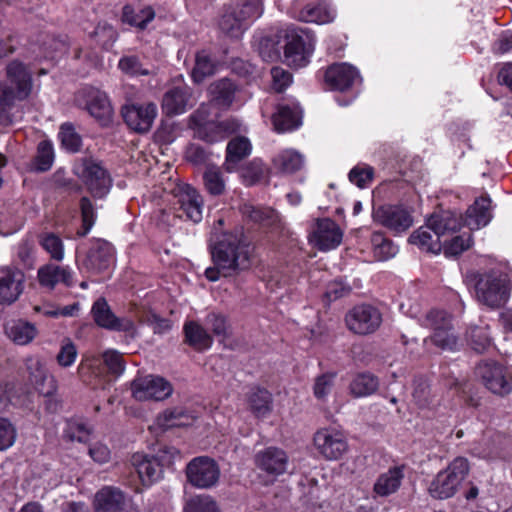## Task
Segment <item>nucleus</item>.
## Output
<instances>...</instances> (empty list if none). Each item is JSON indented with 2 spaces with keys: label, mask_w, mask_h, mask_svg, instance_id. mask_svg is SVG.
Instances as JSON below:
<instances>
[{
  "label": "nucleus",
  "mask_w": 512,
  "mask_h": 512,
  "mask_svg": "<svg viewBox=\"0 0 512 512\" xmlns=\"http://www.w3.org/2000/svg\"><path fill=\"white\" fill-rule=\"evenodd\" d=\"M475 296L479 303L491 308L503 307L512 290V274L505 264H499L475 275Z\"/></svg>",
  "instance_id": "nucleus-2"
},
{
  "label": "nucleus",
  "mask_w": 512,
  "mask_h": 512,
  "mask_svg": "<svg viewBox=\"0 0 512 512\" xmlns=\"http://www.w3.org/2000/svg\"><path fill=\"white\" fill-rule=\"evenodd\" d=\"M467 339L477 352H484L491 346V337L488 326H473L467 331Z\"/></svg>",
  "instance_id": "nucleus-47"
},
{
  "label": "nucleus",
  "mask_w": 512,
  "mask_h": 512,
  "mask_svg": "<svg viewBox=\"0 0 512 512\" xmlns=\"http://www.w3.org/2000/svg\"><path fill=\"white\" fill-rule=\"evenodd\" d=\"M154 18L155 11L151 6H147L138 12L129 5L123 7L122 21L131 26L144 29Z\"/></svg>",
  "instance_id": "nucleus-43"
},
{
  "label": "nucleus",
  "mask_w": 512,
  "mask_h": 512,
  "mask_svg": "<svg viewBox=\"0 0 512 512\" xmlns=\"http://www.w3.org/2000/svg\"><path fill=\"white\" fill-rule=\"evenodd\" d=\"M272 86L277 92L285 90L292 82V75L281 67L271 69Z\"/></svg>",
  "instance_id": "nucleus-64"
},
{
  "label": "nucleus",
  "mask_w": 512,
  "mask_h": 512,
  "mask_svg": "<svg viewBox=\"0 0 512 512\" xmlns=\"http://www.w3.org/2000/svg\"><path fill=\"white\" fill-rule=\"evenodd\" d=\"M124 504L123 492L111 486L103 487L94 497L95 512H123Z\"/></svg>",
  "instance_id": "nucleus-25"
},
{
  "label": "nucleus",
  "mask_w": 512,
  "mask_h": 512,
  "mask_svg": "<svg viewBox=\"0 0 512 512\" xmlns=\"http://www.w3.org/2000/svg\"><path fill=\"white\" fill-rule=\"evenodd\" d=\"M244 214H246L251 220L255 222H259L266 226H273L276 222H278L279 217L275 210L271 208H262V207H254L251 205H246L243 210Z\"/></svg>",
  "instance_id": "nucleus-51"
},
{
  "label": "nucleus",
  "mask_w": 512,
  "mask_h": 512,
  "mask_svg": "<svg viewBox=\"0 0 512 512\" xmlns=\"http://www.w3.org/2000/svg\"><path fill=\"white\" fill-rule=\"evenodd\" d=\"M24 290V274L15 268L0 270V304L10 305L18 300Z\"/></svg>",
  "instance_id": "nucleus-16"
},
{
  "label": "nucleus",
  "mask_w": 512,
  "mask_h": 512,
  "mask_svg": "<svg viewBox=\"0 0 512 512\" xmlns=\"http://www.w3.org/2000/svg\"><path fill=\"white\" fill-rule=\"evenodd\" d=\"M342 238L340 227L329 218L318 219L308 235L309 244L323 252L337 248Z\"/></svg>",
  "instance_id": "nucleus-10"
},
{
  "label": "nucleus",
  "mask_w": 512,
  "mask_h": 512,
  "mask_svg": "<svg viewBox=\"0 0 512 512\" xmlns=\"http://www.w3.org/2000/svg\"><path fill=\"white\" fill-rule=\"evenodd\" d=\"M211 255L213 266L205 270V276L212 282L237 276L252 264L250 245L240 230L221 234L212 246Z\"/></svg>",
  "instance_id": "nucleus-1"
},
{
  "label": "nucleus",
  "mask_w": 512,
  "mask_h": 512,
  "mask_svg": "<svg viewBox=\"0 0 512 512\" xmlns=\"http://www.w3.org/2000/svg\"><path fill=\"white\" fill-rule=\"evenodd\" d=\"M86 95V109L90 115L103 124L108 122L113 115V109L107 95L97 89H89Z\"/></svg>",
  "instance_id": "nucleus-28"
},
{
  "label": "nucleus",
  "mask_w": 512,
  "mask_h": 512,
  "mask_svg": "<svg viewBox=\"0 0 512 512\" xmlns=\"http://www.w3.org/2000/svg\"><path fill=\"white\" fill-rule=\"evenodd\" d=\"M91 37L104 48H109L115 42L117 32L115 29L107 23H99L95 30L91 33Z\"/></svg>",
  "instance_id": "nucleus-56"
},
{
  "label": "nucleus",
  "mask_w": 512,
  "mask_h": 512,
  "mask_svg": "<svg viewBox=\"0 0 512 512\" xmlns=\"http://www.w3.org/2000/svg\"><path fill=\"white\" fill-rule=\"evenodd\" d=\"M59 138L63 147L71 152H76L81 146V138L70 124H63L60 128Z\"/></svg>",
  "instance_id": "nucleus-58"
},
{
  "label": "nucleus",
  "mask_w": 512,
  "mask_h": 512,
  "mask_svg": "<svg viewBox=\"0 0 512 512\" xmlns=\"http://www.w3.org/2000/svg\"><path fill=\"white\" fill-rule=\"evenodd\" d=\"M236 87L228 79H221L209 87L211 105L219 109H227L234 100Z\"/></svg>",
  "instance_id": "nucleus-32"
},
{
  "label": "nucleus",
  "mask_w": 512,
  "mask_h": 512,
  "mask_svg": "<svg viewBox=\"0 0 512 512\" xmlns=\"http://www.w3.org/2000/svg\"><path fill=\"white\" fill-rule=\"evenodd\" d=\"M336 373L328 372L316 377L313 385L314 396L318 400H325L339 382Z\"/></svg>",
  "instance_id": "nucleus-48"
},
{
  "label": "nucleus",
  "mask_w": 512,
  "mask_h": 512,
  "mask_svg": "<svg viewBox=\"0 0 512 512\" xmlns=\"http://www.w3.org/2000/svg\"><path fill=\"white\" fill-rule=\"evenodd\" d=\"M91 314L94 322L101 328L122 332L134 331V322L129 318L117 317L104 298H99L93 303Z\"/></svg>",
  "instance_id": "nucleus-15"
},
{
  "label": "nucleus",
  "mask_w": 512,
  "mask_h": 512,
  "mask_svg": "<svg viewBox=\"0 0 512 512\" xmlns=\"http://www.w3.org/2000/svg\"><path fill=\"white\" fill-rule=\"evenodd\" d=\"M37 279L41 287L53 290L57 284L74 285L73 272L68 266L45 264L38 269Z\"/></svg>",
  "instance_id": "nucleus-20"
},
{
  "label": "nucleus",
  "mask_w": 512,
  "mask_h": 512,
  "mask_svg": "<svg viewBox=\"0 0 512 512\" xmlns=\"http://www.w3.org/2000/svg\"><path fill=\"white\" fill-rule=\"evenodd\" d=\"M187 481L195 488L209 489L214 487L220 478L217 462L208 456L193 458L185 469Z\"/></svg>",
  "instance_id": "nucleus-6"
},
{
  "label": "nucleus",
  "mask_w": 512,
  "mask_h": 512,
  "mask_svg": "<svg viewBox=\"0 0 512 512\" xmlns=\"http://www.w3.org/2000/svg\"><path fill=\"white\" fill-rule=\"evenodd\" d=\"M302 111L298 104L279 105L272 121L277 132H286L298 128L301 125Z\"/></svg>",
  "instance_id": "nucleus-27"
},
{
  "label": "nucleus",
  "mask_w": 512,
  "mask_h": 512,
  "mask_svg": "<svg viewBox=\"0 0 512 512\" xmlns=\"http://www.w3.org/2000/svg\"><path fill=\"white\" fill-rule=\"evenodd\" d=\"M313 442L318 453L328 460L340 458L348 449L344 432L336 427H324L317 430Z\"/></svg>",
  "instance_id": "nucleus-8"
},
{
  "label": "nucleus",
  "mask_w": 512,
  "mask_h": 512,
  "mask_svg": "<svg viewBox=\"0 0 512 512\" xmlns=\"http://www.w3.org/2000/svg\"><path fill=\"white\" fill-rule=\"evenodd\" d=\"M273 164L279 171L291 174L303 167L304 158L299 152L293 149H286L274 158Z\"/></svg>",
  "instance_id": "nucleus-40"
},
{
  "label": "nucleus",
  "mask_w": 512,
  "mask_h": 512,
  "mask_svg": "<svg viewBox=\"0 0 512 512\" xmlns=\"http://www.w3.org/2000/svg\"><path fill=\"white\" fill-rule=\"evenodd\" d=\"M256 466L271 475H281L286 472L288 456L277 447H267L255 455Z\"/></svg>",
  "instance_id": "nucleus-19"
},
{
  "label": "nucleus",
  "mask_w": 512,
  "mask_h": 512,
  "mask_svg": "<svg viewBox=\"0 0 512 512\" xmlns=\"http://www.w3.org/2000/svg\"><path fill=\"white\" fill-rule=\"evenodd\" d=\"M252 150V146L248 138L236 137L232 139L226 149V161L225 169L228 172H234L237 170L238 163L249 156Z\"/></svg>",
  "instance_id": "nucleus-31"
},
{
  "label": "nucleus",
  "mask_w": 512,
  "mask_h": 512,
  "mask_svg": "<svg viewBox=\"0 0 512 512\" xmlns=\"http://www.w3.org/2000/svg\"><path fill=\"white\" fill-rule=\"evenodd\" d=\"M132 463L136 468L138 476L145 486L151 485L154 481L160 478L161 469L155 459H152L144 454H134Z\"/></svg>",
  "instance_id": "nucleus-34"
},
{
  "label": "nucleus",
  "mask_w": 512,
  "mask_h": 512,
  "mask_svg": "<svg viewBox=\"0 0 512 512\" xmlns=\"http://www.w3.org/2000/svg\"><path fill=\"white\" fill-rule=\"evenodd\" d=\"M309 56L304 37L295 30L289 31L284 47V62L290 67L301 68L308 64Z\"/></svg>",
  "instance_id": "nucleus-18"
},
{
  "label": "nucleus",
  "mask_w": 512,
  "mask_h": 512,
  "mask_svg": "<svg viewBox=\"0 0 512 512\" xmlns=\"http://www.w3.org/2000/svg\"><path fill=\"white\" fill-rule=\"evenodd\" d=\"M469 470L468 460L464 457H456L431 481L428 488L429 494L436 499H448L454 496L467 478Z\"/></svg>",
  "instance_id": "nucleus-5"
},
{
  "label": "nucleus",
  "mask_w": 512,
  "mask_h": 512,
  "mask_svg": "<svg viewBox=\"0 0 512 512\" xmlns=\"http://www.w3.org/2000/svg\"><path fill=\"white\" fill-rule=\"evenodd\" d=\"M491 200L488 196H481L476 199L465 215L464 224L470 230H478L486 226L492 218L490 211Z\"/></svg>",
  "instance_id": "nucleus-26"
},
{
  "label": "nucleus",
  "mask_w": 512,
  "mask_h": 512,
  "mask_svg": "<svg viewBox=\"0 0 512 512\" xmlns=\"http://www.w3.org/2000/svg\"><path fill=\"white\" fill-rule=\"evenodd\" d=\"M427 224L439 239L441 236L454 232L461 227V219L452 211H443L431 215Z\"/></svg>",
  "instance_id": "nucleus-33"
},
{
  "label": "nucleus",
  "mask_w": 512,
  "mask_h": 512,
  "mask_svg": "<svg viewBox=\"0 0 512 512\" xmlns=\"http://www.w3.org/2000/svg\"><path fill=\"white\" fill-rule=\"evenodd\" d=\"M215 71L216 65L209 53L206 51L198 52L195 56V66L191 73L193 81L201 83L206 77L212 76Z\"/></svg>",
  "instance_id": "nucleus-44"
},
{
  "label": "nucleus",
  "mask_w": 512,
  "mask_h": 512,
  "mask_svg": "<svg viewBox=\"0 0 512 512\" xmlns=\"http://www.w3.org/2000/svg\"><path fill=\"white\" fill-rule=\"evenodd\" d=\"M262 14L259 0H248L242 5L238 15L235 11H226L219 20L220 29L231 36H238L243 29V22L256 19Z\"/></svg>",
  "instance_id": "nucleus-14"
},
{
  "label": "nucleus",
  "mask_w": 512,
  "mask_h": 512,
  "mask_svg": "<svg viewBox=\"0 0 512 512\" xmlns=\"http://www.w3.org/2000/svg\"><path fill=\"white\" fill-rule=\"evenodd\" d=\"M409 243L417 246L420 250L437 254L442 249V244L432 229L427 224L414 231L409 239Z\"/></svg>",
  "instance_id": "nucleus-36"
},
{
  "label": "nucleus",
  "mask_w": 512,
  "mask_h": 512,
  "mask_svg": "<svg viewBox=\"0 0 512 512\" xmlns=\"http://www.w3.org/2000/svg\"><path fill=\"white\" fill-rule=\"evenodd\" d=\"M250 412L259 419L268 417L273 409L272 394L264 388L253 387L247 394Z\"/></svg>",
  "instance_id": "nucleus-29"
},
{
  "label": "nucleus",
  "mask_w": 512,
  "mask_h": 512,
  "mask_svg": "<svg viewBox=\"0 0 512 512\" xmlns=\"http://www.w3.org/2000/svg\"><path fill=\"white\" fill-rule=\"evenodd\" d=\"M296 17L303 22L327 24L336 17V11L327 0L307 3L298 12Z\"/></svg>",
  "instance_id": "nucleus-22"
},
{
  "label": "nucleus",
  "mask_w": 512,
  "mask_h": 512,
  "mask_svg": "<svg viewBox=\"0 0 512 512\" xmlns=\"http://www.w3.org/2000/svg\"><path fill=\"white\" fill-rule=\"evenodd\" d=\"M39 243L52 260L61 262L64 259V243L58 235L51 232L43 233Z\"/></svg>",
  "instance_id": "nucleus-46"
},
{
  "label": "nucleus",
  "mask_w": 512,
  "mask_h": 512,
  "mask_svg": "<svg viewBox=\"0 0 512 512\" xmlns=\"http://www.w3.org/2000/svg\"><path fill=\"white\" fill-rule=\"evenodd\" d=\"M31 379L38 392L44 396L54 394L57 389L56 380L39 361L35 362V372L31 373Z\"/></svg>",
  "instance_id": "nucleus-42"
},
{
  "label": "nucleus",
  "mask_w": 512,
  "mask_h": 512,
  "mask_svg": "<svg viewBox=\"0 0 512 512\" xmlns=\"http://www.w3.org/2000/svg\"><path fill=\"white\" fill-rule=\"evenodd\" d=\"M118 68L130 76L148 75L149 70L142 68L136 56H124L119 60Z\"/></svg>",
  "instance_id": "nucleus-60"
},
{
  "label": "nucleus",
  "mask_w": 512,
  "mask_h": 512,
  "mask_svg": "<svg viewBox=\"0 0 512 512\" xmlns=\"http://www.w3.org/2000/svg\"><path fill=\"white\" fill-rule=\"evenodd\" d=\"M374 176V170L371 166L366 164H358L354 166V183L359 188L368 187Z\"/></svg>",
  "instance_id": "nucleus-63"
},
{
  "label": "nucleus",
  "mask_w": 512,
  "mask_h": 512,
  "mask_svg": "<svg viewBox=\"0 0 512 512\" xmlns=\"http://www.w3.org/2000/svg\"><path fill=\"white\" fill-rule=\"evenodd\" d=\"M477 375L494 394L506 395L512 390L510 376L505 367L494 362H483L476 368Z\"/></svg>",
  "instance_id": "nucleus-12"
},
{
  "label": "nucleus",
  "mask_w": 512,
  "mask_h": 512,
  "mask_svg": "<svg viewBox=\"0 0 512 512\" xmlns=\"http://www.w3.org/2000/svg\"><path fill=\"white\" fill-rule=\"evenodd\" d=\"M324 81L329 90H349L352 85V65L347 62L330 65L325 71Z\"/></svg>",
  "instance_id": "nucleus-24"
},
{
  "label": "nucleus",
  "mask_w": 512,
  "mask_h": 512,
  "mask_svg": "<svg viewBox=\"0 0 512 512\" xmlns=\"http://www.w3.org/2000/svg\"><path fill=\"white\" fill-rule=\"evenodd\" d=\"M77 348L70 340L65 341L57 354V362L61 367L67 368L74 364L77 358Z\"/></svg>",
  "instance_id": "nucleus-61"
},
{
  "label": "nucleus",
  "mask_w": 512,
  "mask_h": 512,
  "mask_svg": "<svg viewBox=\"0 0 512 512\" xmlns=\"http://www.w3.org/2000/svg\"><path fill=\"white\" fill-rule=\"evenodd\" d=\"M370 243L373 260L386 261L393 258L398 252V247L391 240L385 238L382 233H373L370 237Z\"/></svg>",
  "instance_id": "nucleus-41"
},
{
  "label": "nucleus",
  "mask_w": 512,
  "mask_h": 512,
  "mask_svg": "<svg viewBox=\"0 0 512 512\" xmlns=\"http://www.w3.org/2000/svg\"><path fill=\"white\" fill-rule=\"evenodd\" d=\"M176 197L185 216L194 223H199L203 218L204 204L199 192L190 185H185L179 188Z\"/></svg>",
  "instance_id": "nucleus-21"
},
{
  "label": "nucleus",
  "mask_w": 512,
  "mask_h": 512,
  "mask_svg": "<svg viewBox=\"0 0 512 512\" xmlns=\"http://www.w3.org/2000/svg\"><path fill=\"white\" fill-rule=\"evenodd\" d=\"M379 388V379L370 372L359 373L354 377V397H366Z\"/></svg>",
  "instance_id": "nucleus-45"
},
{
  "label": "nucleus",
  "mask_w": 512,
  "mask_h": 512,
  "mask_svg": "<svg viewBox=\"0 0 512 512\" xmlns=\"http://www.w3.org/2000/svg\"><path fill=\"white\" fill-rule=\"evenodd\" d=\"M72 172L94 199H104L110 193L113 179L100 160L80 157L75 160Z\"/></svg>",
  "instance_id": "nucleus-4"
},
{
  "label": "nucleus",
  "mask_w": 512,
  "mask_h": 512,
  "mask_svg": "<svg viewBox=\"0 0 512 512\" xmlns=\"http://www.w3.org/2000/svg\"><path fill=\"white\" fill-rule=\"evenodd\" d=\"M132 395L138 401H163L173 393L172 384L165 378L157 375L136 377L132 384Z\"/></svg>",
  "instance_id": "nucleus-7"
},
{
  "label": "nucleus",
  "mask_w": 512,
  "mask_h": 512,
  "mask_svg": "<svg viewBox=\"0 0 512 512\" xmlns=\"http://www.w3.org/2000/svg\"><path fill=\"white\" fill-rule=\"evenodd\" d=\"M17 438L15 426L6 418H0V451L12 447Z\"/></svg>",
  "instance_id": "nucleus-57"
},
{
  "label": "nucleus",
  "mask_w": 512,
  "mask_h": 512,
  "mask_svg": "<svg viewBox=\"0 0 512 512\" xmlns=\"http://www.w3.org/2000/svg\"><path fill=\"white\" fill-rule=\"evenodd\" d=\"M184 333L188 344L197 350H206L213 343L212 337L197 322L190 321L185 323Z\"/></svg>",
  "instance_id": "nucleus-38"
},
{
  "label": "nucleus",
  "mask_w": 512,
  "mask_h": 512,
  "mask_svg": "<svg viewBox=\"0 0 512 512\" xmlns=\"http://www.w3.org/2000/svg\"><path fill=\"white\" fill-rule=\"evenodd\" d=\"M90 435V428L79 421H68L64 430V437L69 441L85 443L89 440Z\"/></svg>",
  "instance_id": "nucleus-53"
},
{
  "label": "nucleus",
  "mask_w": 512,
  "mask_h": 512,
  "mask_svg": "<svg viewBox=\"0 0 512 512\" xmlns=\"http://www.w3.org/2000/svg\"><path fill=\"white\" fill-rule=\"evenodd\" d=\"M206 324L212 330L215 336L226 338L229 334V325L227 319L222 314L210 313L206 317Z\"/></svg>",
  "instance_id": "nucleus-59"
},
{
  "label": "nucleus",
  "mask_w": 512,
  "mask_h": 512,
  "mask_svg": "<svg viewBox=\"0 0 512 512\" xmlns=\"http://www.w3.org/2000/svg\"><path fill=\"white\" fill-rule=\"evenodd\" d=\"M6 76L15 89L0 82V124L4 126L10 125L13 121L10 110L15 101L26 99L31 94L33 86L31 72L18 60H13L7 65Z\"/></svg>",
  "instance_id": "nucleus-3"
},
{
  "label": "nucleus",
  "mask_w": 512,
  "mask_h": 512,
  "mask_svg": "<svg viewBox=\"0 0 512 512\" xmlns=\"http://www.w3.org/2000/svg\"><path fill=\"white\" fill-rule=\"evenodd\" d=\"M54 161L53 146L49 141H42L38 145L35 166L38 171H47Z\"/></svg>",
  "instance_id": "nucleus-54"
},
{
  "label": "nucleus",
  "mask_w": 512,
  "mask_h": 512,
  "mask_svg": "<svg viewBox=\"0 0 512 512\" xmlns=\"http://www.w3.org/2000/svg\"><path fill=\"white\" fill-rule=\"evenodd\" d=\"M113 263V246L109 242L99 239L92 243L83 265L92 273H100L108 270Z\"/></svg>",
  "instance_id": "nucleus-17"
},
{
  "label": "nucleus",
  "mask_w": 512,
  "mask_h": 512,
  "mask_svg": "<svg viewBox=\"0 0 512 512\" xmlns=\"http://www.w3.org/2000/svg\"><path fill=\"white\" fill-rule=\"evenodd\" d=\"M122 116L130 129L146 133L157 116V106L153 102L129 103L123 106Z\"/></svg>",
  "instance_id": "nucleus-11"
},
{
  "label": "nucleus",
  "mask_w": 512,
  "mask_h": 512,
  "mask_svg": "<svg viewBox=\"0 0 512 512\" xmlns=\"http://www.w3.org/2000/svg\"><path fill=\"white\" fill-rule=\"evenodd\" d=\"M382 322L379 310L369 304L354 308V333L366 335L375 332Z\"/></svg>",
  "instance_id": "nucleus-23"
},
{
  "label": "nucleus",
  "mask_w": 512,
  "mask_h": 512,
  "mask_svg": "<svg viewBox=\"0 0 512 512\" xmlns=\"http://www.w3.org/2000/svg\"><path fill=\"white\" fill-rule=\"evenodd\" d=\"M190 89L186 86L175 87L168 90L164 97L162 107L168 115L182 114L190 105Z\"/></svg>",
  "instance_id": "nucleus-30"
},
{
  "label": "nucleus",
  "mask_w": 512,
  "mask_h": 512,
  "mask_svg": "<svg viewBox=\"0 0 512 512\" xmlns=\"http://www.w3.org/2000/svg\"><path fill=\"white\" fill-rule=\"evenodd\" d=\"M6 333L16 344L26 345L35 338L37 329L29 322L17 320L12 321L6 326Z\"/></svg>",
  "instance_id": "nucleus-39"
},
{
  "label": "nucleus",
  "mask_w": 512,
  "mask_h": 512,
  "mask_svg": "<svg viewBox=\"0 0 512 512\" xmlns=\"http://www.w3.org/2000/svg\"><path fill=\"white\" fill-rule=\"evenodd\" d=\"M472 244L471 234L463 233L453 237L449 242L443 246L444 254L446 256H457L470 248Z\"/></svg>",
  "instance_id": "nucleus-55"
},
{
  "label": "nucleus",
  "mask_w": 512,
  "mask_h": 512,
  "mask_svg": "<svg viewBox=\"0 0 512 512\" xmlns=\"http://www.w3.org/2000/svg\"><path fill=\"white\" fill-rule=\"evenodd\" d=\"M425 327L434 330L430 341L444 350H453L456 347L457 339L450 331V315L445 311L433 309L429 311L423 320Z\"/></svg>",
  "instance_id": "nucleus-9"
},
{
  "label": "nucleus",
  "mask_w": 512,
  "mask_h": 512,
  "mask_svg": "<svg viewBox=\"0 0 512 512\" xmlns=\"http://www.w3.org/2000/svg\"><path fill=\"white\" fill-rule=\"evenodd\" d=\"M204 186L211 195H221L225 190V180L219 168L207 167L203 174Z\"/></svg>",
  "instance_id": "nucleus-50"
},
{
  "label": "nucleus",
  "mask_w": 512,
  "mask_h": 512,
  "mask_svg": "<svg viewBox=\"0 0 512 512\" xmlns=\"http://www.w3.org/2000/svg\"><path fill=\"white\" fill-rule=\"evenodd\" d=\"M403 478V469L393 467L378 477L374 484V491L379 496H389L399 489Z\"/></svg>",
  "instance_id": "nucleus-35"
},
{
  "label": "nucleus",
  "mask_w": 512,
  "mask_h": 512,
  "mask_svg": "<svg viewBox=\"0 0 512 512\" xmlns=\"http://www.w3.org/2000/svg\"><path fill=\"white\" fill-rule=\"evenodd\" d=\"M184 512H221L218 503L210 495H197L190 498Z\"/></svg>",
  "instance_id": "nucleus-49"
},
{
  "label": "nucleus",
  "mask_w": 512,
  "mask_h": 512,
  "mask_svg": "<svg viewBox=\"0 0 512 512\" xmlns=\"http://www.w3.org/2000/svg\"><path fill=\"white\" fill-rule=\"evenodd\" d=\"M263 175V163L260 160H253L241 168V177L247 185H252Z\"/></svg>",
  "instance_id": "nucleus-62"
},
{
  "label": "nucleus",
  "mask_w": 512,
  "mask_h": 512,
  "mask_svg": "<svg viewBox=\"0 0 512 512\" xmlns=\"http://www.w3.org/2000/svg\"><path fill=\"white\" fill-rule=\"evenodd\" d=\"M374 218L395 233H402L413 225L411 212L402 205H384L374 211Z\"/></svg>",
  "instance_id": "nucleus-13"
},
{
  "label": "nucleus",
  "mask_w": 512,
  "mask_h": 512,
  "mask_svg": "<svg viewBox=\"0 0 512 512\" xmlns=\"http://www.w3.org/2000/svg\"><path fill=\"white\" fill-rule=\"evenodd\" d=\"M79 206L82 218V229L78 232V234L80 236H85L89 233L95 224L97 215L95 207L88 196L81 197Z\"/></svg>",
  "instance_id": "nucleus-52"
},
{
  "label": "nucleus",
  "mask_w": 512,
  "mask_h": 512,
  "mask_svg": "<svg viewBox=\"0 0 512 512\" xmlns=\"http://www.w3.org/2000/svg\"><path fill=\"white\" fill-rule=\"evenodd\" d=\"M193 418L182 408H170L160 413L155 419V425L166 430L173 427L190 425Z\"/></svg>",
  "instance_id": "nucleus-37"
}]
</instances>
